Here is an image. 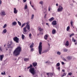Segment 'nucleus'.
Here are the masks:
<instances>
[{
	"label": "nucleus",
	"instance_id": "f257e3e1",
	"mask_svg": "<svg viewBox=\"0 0 77 77\" xmlns=\"http://www.w3.org/2000/svg\"><path fill=\"white\" fill-rule=\"evenodd\" d=\"M21 50V48L20 46L18 47L14 51L13 54L14 56H17L19 55L20 53V52Z\"/></svg>",
	"mask_w": 77,
	"mask_h": 77
},
{
	"label": "nucleus",
	"instance_id": "f03ea898",
	"mask_svg": "<svg viewBox=\"0 0 77 77\" xmlns=\"http://www.w3.org/2000/svg\"><path fill=\"white\" fill-rule=\"evenodd\" d=\"M42 50V42H40L38 46V51L39 54H41V52Z\"/></svg>",
	"mask_w": 77,
	"mask_h": 77
},
{
	"label": "nucleus",
	"instance_id": "7ed1b4c3",
	"mask_svg": "<svg viewBox=\"0 0 77 77\" xmlns=\"http://www.w3.org/2000/svg\"><path fill=\"white\" fill-rule=\"evenodd\" d=\"M29 72L31 73L33 75H34L35 74V73H36V72L35 70V68H30L29 69Z\"/></svg>",
	"mask_w": 77,
	"mask_h": 77
},
{
	"label": "nucleus",
	"instance_id": "20e7f679",
	"mask_svg": "<svg viewBox=\"0 0 77 77\" xmlns=\"http://www.w3.org/2000/svg\"><path fill=\"white\" fill-rule=\"evenodd\" d=\"M63 10V7L61 5L59 6V8L57 9V12H62Z\"/></svg>",
	"mask_w": 77,
	"mask_h": 77
},
{
	"label": "nucleus",
	"instance_id": "39448f33",
	"mask_svg": "<svg viewBox=\"0 0 77 77\" xmlns=\"http://www.w3.org/2000/svg\"><path fill=\"white\" fill-rule=\"evenodd\" d=\"M34 45V43H32L31 45L30 46V48L31 49L30 51H32V52H33V51H34V49L33 48Z\"/></svg>",
	"mask_w": 77,
	"mask_h": 77
},
{
	"label": "nucleus",
	"instance_id": "423d86ee",
	"mask_svg": "<svg viewBox=\"0 0 77 77\" xmlns=\"http://www.w3.org/2000/svg\"><path fill=\"white\" fill-rule=\"evenodd\" d=\"M13 40L14 41H15L16 43H18L19 42V38H18L17 37H15L13 38Z\"/></svg>",
	"mask_w": 77,
	"mask_h": 77
},
{
	"label": "nucleus",
	"instance_id": "0eeeda50",
	"mask_svg": "<svg viewBox=\"0 0 77 77\" xmlns=\"http://www.w3.org/2000/svg\"><path fill=\"white\" fill-rule=\"evenodd\" d=\"M12 44H13V42H12L11 41L10 44L8 45L7 48H12V47H11V45H12Z\"/></svg>",
	"mask_w": 77,
	"mask_h": 77
},
{
	"label": "nucleus",
	"instance_id": "6e6552de",
	"mask_svg": "<svg viewBox=\"0 0 77 77\" xmlns=\"http://www.w3.org/2000/svg\"><path fill=\"white\" fill-rule=\"evenodd\" d=\"M1 15L2 16H5V15H6V13L5 12V11L3 10L2 11Z\"/></svg>",
	"mask_w": 77,
	"mask_h": 77
},
{
	"label": "nucleus",
	"instance_id": "1a4fd4ad",
	"mask_svg": "<svg viewBox=\"0 0 77 77\" xmlns=\"http://www.w3.org/2000/svg\"><path fill=\"white\" fill-rule=\"evenodd\" d=\"M32 65L34 67H36L38 65V63L36 62H34L32 63Z\"/></svg>",
	"mask_w": 77,
	"mask_h": 77
},
{
	"label": "nucleus",
	"instance_id": "9d476101",
	"mask_svg": "<svg viewBox=\"0 0 77 77\" xmlns=\"http://www.w3.org/2000/svg\"><path fill=\"white\" fill-rule=\"evenodd\" d=\"M52 24L53 26H56L57 24L56 21L54 20L52 22Z\"/></svg>",
	"mask_w": 77,
	"mask_h": 77
},
{
	"label": "nucleus",
	"instance_id": "9b49d317",
	"mask_svg": "<svg viewBox=\"0 0 77 77\" xmlns=\"http://www.w3.org/2000/svg\"><path fill=\"white\" fill-rule=\"evenodd\" d=\"M38 29L39 32H42V31H43V28H42L41 26L38 27Z\"/></svg>",
	"mask_w": 77,
	"mask_h": 77
},
{
	"label": "nucleus",
	"instance_id": "f8f14e48",
	"mask_svg": "<svg viewBox=\"0 0 77 77\" xmlns=\"http://www.w3.org/2000/svg\"><path fill=\"white\" fill-rule=\"evenodd\" d=\"M26 29H27V28L26 27H25L23 29V30L24 32H23V33H24V34H26V33H25V32H27Z\"/></svg>",
	"mask_w": 77,
	"mask_h": 77
},
{
	"label": "nucleus",
	"instance_id": "ddd939ff",
	"mask_svg": "<svg viewBox=\"0 0 77 77\" xmlns=\"http://www.w3.org/2000/svg\"><path fill=\"white\" fill-rule=\"evenodd\" d=\"M4 57V55H0V60L1 61H2L3 60V59Z\"/></svg>",
	"mask_w": 77,
	"mask_h": 77
},
{
	"label": "nucleus",
	"instance_id": "4468645a",
	"mask_svg": "<svg viewBox=\"0 0 77 77\" xmlns=\"http://www.w3.org/2000/svg\"><path fill=\"white\" fill-rule=\"evenodd\" d=\"M14 14H17V13L18 12V10H17L16 8H14Z\"/></svg>",
	"mask_w": 77,
	"mask_h": 77
},
{
	"label": "nucleus",
	"instance_id": "2eb2a0df",
	"mask_svg": "<svg viewBox=\"0 0 77 77\" xmlns=\"http://www.w3.org/2000/svg\"><path fill=\"white\" fill-rule=\"evenodd\" d=\"M49 51V50L48 49H46V50H44L42 53H47V52H48V51Z\"/></svg>",
	"mask_w": 77,
	"mask_h": 77
},
{
	"label": "nucleus",
	"instance_id": "dca6fc26",
	"mask_svg": "<svg viewBox=\"0 0 77 77\" xmlns=\"http://www.w3.org/2000/svg\"><path fill=\"white\" fill-rule=\"evenodd\" d=\"M56 32V30L54 29H53L52 31V34H55Z\"/></svg>",
	"mask_w": 77,
	"mask_h": 77
},
{
	"label": "nucleus",
	"instance_id": "f3484780",
	"mask_svg": "<svg viewBox=\"0 0 77 77\" xmlns=\"http://www.w3.org/2000/svg\"><path fill=\"white\" fill-rule=\"evenodd\" d=\"M47 38H48V35H46L44 36V39H45V40H47Z\"/></svg>",
	"mask_w": 77,
	"mask_h": 77
},
{
	"label": "nucleus",
	"instance_id": "a211bd4d",
	"mask_svg": "<svg viewBox=\"0 0 77 77\" xmlns=\"http://www.w3.org/2000/svg\"><path fill=\"white\" fill-rule=\"evenodd\" d=\"M53 20H54V17H53L49 19V21H53Z\"/></svg>",
	"mask_w": 77,
	"mask_h": 77
},
{
	"label": "nucleus",
	"instance_id": "6ab92c4d",
	"mask_svg": "<svg viewBox=\"0 0 77 77\" xmlns=\"http://www.w3.org/2000/svg\"><path fill=\"white\" fill-rule=\"evenodd\" d=\"M29 59L28 58H25L24 59L25 62H27V61H29Z\"/></svg>",
	"mask_w": 77,
	"mask_h": 77
},
{
	"label": "nucleus",
	"instance_id": "aec40b11",
	"mask_svg": "<svg viewBox=\"0 0 77 77\" xmlns=\"http://www.w3.org/2000/svg\"><path fill=\"white\" fill-rule=\"evenodd\" d=\"M50 75L51 77H52L53 75H55V74H54V73L53 72V73H50Z\"/></svg>",
	"mask_w": 77,
	"mask_h": 77
},
{
	"label": "nucleus",
	"instance_id": "412c9836",
	"mask_svg": "<svg viewBox=\"0 0 77 77\" xmlns=\"http://www.w3.org/2000/svg\"><path fill=\"white\" fill-rule=\"evenodd\" d=\"M65 45H66V46H69V42L68 41H67Z\"/></svg>",
	"mask_w": 77,
	"mask_h": 77
},
{
	"label": "nucleus",
	"instance_id": "4be33fe9",
	"mask_svg": "<svg viewBox=\"0 0 77 77\" xmlns=\"http://www.w3.org/2000/svg\"><path fill=\"white\" fill-rule=\"evenodd\" d=\"M12 24L13 26H15L17 25V23L16 22H14L12 23Z\"/></svg>",
	"mask_w": 77,
	"mask_h": 77
},
{
	"label": "nucleus",
	"instance_id": "5701e85b",
	"mask_svg": "<svg viewBox=\"0 0 77 77\" xmlns=\"http://www.w3.org/2000/svg\"><path fill=\"white\" fill-rule=\"evenodd\" d=\"M33 67V66L32 64H30V65L28 67H27V69H29L30 68H32Z\"/></svg>",
	"mask_w": 77,
	"mask_h": 77
},
{
	"label": "nucleus",
	"instance_id": "b1692460",
	"mask_svg": "<svg viewBox=\"0 0 77 77\" xmlns=\"http://www.w3.org/2000/svg\"><path fill=\"white\" fill-rule=\"evenodd\" d=\"M26 27H27L28 30H29L30 29V25H26Z\"/></svg>",
	"mask_w": 77,
	"mask_h": 77
},
{
	"label": "nucleus",
	"instance_id": "393cba45",
	"mask_svg": "<svg viewBox=\"0 0 77 77\" xmlns=\"http://www.w3.org/2000/svg\"><path fill=\"white\" fill-rule=\"evenodd\" d=\"M68 49L66 48H64L63 49V51L64 52H66V51H68Z\"/></svg>",
	"mask_w": 77,
	"mask_h": 77
},
{
	"label": "nucleus",
	"instance_id": "a878e982",
	"mask_svg": "<svg viewBox=\"0 0 77 77\" xmlns=\"http://www.w3.org/2000/svg\"><path fill=\"white\" fill-rule=\"evenodd\" d=\"M66 75V73L65 72H64L63 73V74L62 75L61 77H64V76H65Z\"/></svg>",
	"mask_w": 77,
	"mask_h": 77
},
{
	"label": "nucleus",
	"instance_id": "bb28decb",
	"mask_svg": "<svg viewBox=\"0 0 77 77\" xmlns=\"http://www.w3.org/2000/svg\"><path fill=\"white\" fill-rule=\"evenodd\" d=\"M3 33H6V32H7V30H6V29H5L4 30H3Z\"/></svg>",
	"mask_w": 77,
	"mask_h": 77
},
{
	"label": "nucleus",
	"instance_id": "cd10ccee",
	"mask_svg": "<svg viewBox=\"0 0 77 77\" xmlns=\"http://www.w3.org/2000/svg\"><path fill=\"white\" fill-rule=\"evenodd\" d=\"M24 37H25V36L23 34H22V39H24Z\"/></svg>",
	"mask_w": 77,
	"mask_h": 77
},
{
	"label": "nucleus",
	"instance_id": "c85d7f7f",
	"mask_svg": "<svg viewBox=\"0 0 77 77\" xmlns=\"http://www.w3.org/2000/svg\"><path fill=\"white\" fill-rule=\"evenodd\" d=\"M26 24V23H24L21 26V28H22V27H24V26Z\"/></svg>",
	"mask_w": 77,
	"mask_h": 77
},
{
	"label": "nucleus",
	"instance_id": "c756f323",
	"mask_svg": "<svg viewBox=\"0 0 77 77\" xmlns=\"http://www.w3.org/2000/svg\"><path fill=\"white\" fill-rule=\"evenodd\" d=\"M27 9V4H26L24 7V9Z\"/></svg>",
	"mask_w": 77,
	"mask_h": 77
},
{
	"label": "nucleus",
	"instance_id": "7c9ffc66",
	"mask_svg": "<svg viewBox=\"0 0 77 77\" xmlns=\"http://www.w3.org/2000/svg\"><path fill=\"white\" fill-rule=\"evenodd\" d=\"M33 18H34V14H32L31 16V20H33Z\"/></svg>",
	"mask_w": 77,
	"mask_h": 77
},
{
	"label": "nucleus",
	"instance_id": "2f4dec72",
	"mask_svg": "<svg viewBox=\"0 0 77 77\" xmlns=\"http://www.w3.org/2000/svg\"><path fill=\"white\" fill-rule=\"evenodd\" d=\"M69 26H68L67 27L66 29V30L67 31H69V28H70Z\"/></svg>",
	"mask_w": 77,
	"mask_h": 77
},
{
	"label": "nucleus",
	"instance_id": "473e14b6",
	"mask_svg": "<svg viewBox=\"0 0 77 77\" xmlns=\"http://www.w3.org/2000/svg\"><path fill=\"white\" fill-rule=\"evenodd\" d=\"M67 59H68V60H70L71 59V57H68Z\"/></svg>",
	"mask_w": 77,
	"mask_h": 77
},
{
	"label": "nucleus",
	"instance_id": "72a5a7b5",
	"mask_svg": "<svg viewBox=\"0 0 77 77\" xmlns=\"http://www.w3.org/2000/svg\"><path fill=\"white\" fill-rule=\"evenodd\" d=\"M17 23L19 26H21V23H20V22L19 21H18Z\"/></svg>",
	"mask_w": 77,
	"mask_h": 77
},
{
	"label": "nucleus",
	"instance_id": "f704fd0d",
	"mask_svg": "<svg viewBox=\"0 0 77 77\" xmlns=\"http://www.w3.org/2000/svg\"><path fill=\"white\" fill-rule=\"evenodd\" d=\"M6 26H7V24H5L3 26V28H4V29H5V28H6Z\"/></svg>",
	"mask_w": 77,
	"mask_h": 77
},
{
	"label": "nucleus",
	"instance_id": "c9c22d12",
	"mask_svg": "<svg viewBox=\"0 0 77 77\" xmlns=\"http://www.w3.org/2000/svg\"><path fill=\"white\" fill-rule=\"evenodd\" d=\"M1 74H2V75H5L6 73H5V72L4 71V73H3V72H2L1 73Z\"/></svg>",
	"mask_w": 77,
	"mask_h": 77
},
{
	"label": "nucleus",
	"instance_id": "e433bc0d",
	"mask_svg": "<svg viewBox=\"0 0 77 77\" xmlns=\"http://www.w3.org/2000/svg\"><path fill=\"white\" fill-rule=\"evenodd\" d=\"M74 33H72L70 35L69 37L71 38V37H72V36H74Z\"/></svg>",
	"mask_w": 77,
	"mask_h": 77
},
{
	"label": "nucleus",
	"instance_id": "4c0bfd02",
	"mask_svg": "<svg viewBox=\"0 0 77 77\" xmlns=\"http://www.w3.org/2000/svg\"><path fill=\"white\" fill-rule=\"evenodd\" d=\"M73 23V22L72 21H71L70 22V24L72 27L73 26V25H72V23Z\"/></svg>",
	"mask_w": 77,
	"mask_h": 77
},
{
	"label": "nucleus",
	"instance_id": "58836bf2",
	"mask_svg": "<svg viewBox=\"0 0 77 77\" xmlns=\"http://www.w3.org/2000/svg\"><path fill=\"white\" fill-rule=\"evenodd\" d=\"M56 65L57 66H60V63H58L56 64Z\"/></svg>",
	"mask_w": 77,
	"mask_h": 77
},
{
	"label": "nucleus",
	"instance_id": "ea45409f",
	"mask_svg": "<svg viewBox=\"0 0 77 77\" xmlns=\"http://www.w3.org/2000/svg\"><path fill=\"white\" fill-rule=\"evenodd\" d=\"M50 63V61H47L45 62V63Z\"/></svg>",
	"mask_w": 77,
	"mask_h": 77
},
{
	"label": "nucleus",
	"instance_id": "a19ab883",
	"mask_svg": "<svg viewBox=\"0 0 77 77\" xmlns=\"http://www.w3.org/2000/svg\"><path fill=\"white\" fill-rule=\"evenodd\" d=\"M57 54H58L59 55H60V54H61V53L59 51L57 52Z\"/></svg>",
	"mask_w": 77,
	"mask_h": 77
},
{
	"label": "nucleus",
	"instance_id": "79ce46f5",
	"mask_svg": "<svg viewBox=\"0 0 77 77\" xmlns=\"http://www.w3.org/2000/svg\"><path fill=\"white\" fill-rule=\"evenodd\" d=\"M43 4V1H40L39 2V4H41V5H42V4Z\"/></svg>",
	"mask_w": 77,
	"mask_h": 77
},
{
	"label": "nucleus",
	"instance_id": "37998d69",
	"mask_svg": "<svg viewBox=\"0 0 77 77\" xmlns=\"http://www.w3.org/2000/svg\"><path fill=\"white\" fill-rule=\"evenodd\" d=\"M72 40H73V42H75L76 41V40H75V39H74V38H72Z\"/></svg>",
	"mask_w": 77,
	"mask_h": 77
},
{
	"label": "nucleus",
	"instance_id": "c03bdc74",
	"mask_svg": "<svg viewBox=\"0 0 77 77\" xmlns=\"http://www.w3.org/2000/svg\"><path fill=\"white\" fill-rule=\"evenodd\" d=\"M46 74L47 75H49L50 74V72H48L46 73Z\"/></svg>",
	"mask_w": 77,
	"mask_h": 77
},
{
	"label": "nucleus",
	"instance_id": "a18cd8bd",
	"mask_svg": "<svg viewBox=\"0 0 77 77\" xmlns=\"http://www.w3.org/2000/svg\"><path fill=\"white\" fill-rule=\"evenodd\" d=\"M68 75H72V73L71 72H69L68 74Z\"/></svg>",
	"mask_w": 77,
	"mask_h": 77
},
{
	"label": "nucleus",
	"instance_id": "49530a36",
	"mask_svg": "<svg viewBox=\"0 0 77 77\" xmlns=\"http://www.w3.org/2000/svg\"><path fill=\"white\" fill-rule=\"evenodd\" d=\"M46 24L48 26H50V25L48 24V23H46Z\"/></svg>",
	"mask_w": 77,
	"mask_h": 77
},
{
	"label": "nucleus",
	"instance_id": "de8ad7c7",
	"mask_svg": "<svg viewBox=\"0 0 77 77\" xmlns=\"http://www.w3.org/2000/svg\"><path fill=\"white\" fill-rule=\"evenodd\" d=\"M26 1H27V0H23V2L24 3H26Z\"/></svg>",
	"mask_w": 77,
	"mask_h": 77
},
{
	"label": "nucleus",
	"instance_id": "09e8293b",
	"mask_svg": "<svg viewBox=\"0 0 77 77\" xmlns=\"http://www.w3.org/2000/svg\"><path fill=\"white\" fill-rule=\"evenodd\" d=\"M57 69H58V70H59V71H60V67H58L57 68Z\"/></svg>",
	"mask_w": 77,
	"mask_h": 77
},
{
	"label": "nucleus",
	"instance_id": "8fccbe9b",
	"mask_svg": "<svg viewBox=\"0 0 77 77\" xmlns=\"http://www.w3.org/2000/svg\"><path fill=\"white\" fill-rule=\"evenodd\" d=\"M29 37H31L32 36V34L31 33H30L29 35Z\"/></svg>",
	"mask_w": 77,
	"mask_h": 77
},
{
	"label": "nucleus",
	"instance_id": "3c124183",
	"mask_svg": "<svg viewBox=\"0 0 77 77\" xmlns=\"http://www.w3.org/2000/svg\"><path fill=\"white\" fill-rule=\"evenodd\" d=\"M48 11H50V6L48 7Z\"/></svg>",
	"mask_w": 77,
	"mask_h": 77
},
{
	"label": "nucleus",
	"instance_id": "603ef678",
	"mask_svg": "<svg viewBox=\"0 0 77 77\" xmlns=\"http://www.w3.org/2000/svg\"><path fill=\"white\" fill-rule=\"evenodd\" d=\"M2 3V0H0V6Z\"/></svg>",
	"mask_w": 77,
	"mask_h": 77
},
{
	"label": "nucleus",
	"instance_id": "864d4df0",
	"mask_svg": "<svg viewBox=\"0 0 77 77\" xmlns=\"http://www.w3.org/2000/svg\"><path fill=\"white\" fill-rule=\"evenodd\" d=\"M2 47H0V51H2Z\"/></svg>",
	"mask_w": 77,
	"mask_h": 77
},
{
	"label": "nucleus",
	"instance_id": "5fc2aeb1",
	"mask_svg": "<svg viewBox=\"0 0 77 77\" xmlns=\"http://www.w3.org/2000/svg\"><path fill=\"white\" fill-rule=\"evenodd\" d=\"M33 77H38V76L36 75H33Z\"/></svg>",
	"mask_w": 77,
	"mask_h": 77
},
{
	"label": "nucleus",
	"instance_id": "6e6d98bb",
	"mask_svg": "<svg viewBox=\"0 0 77 77\" xmlns=\"http://www.w3.org/2000/svg\"><path fill=\"white\" fill-rule=\"evenodd\" d=\"M63 59L64 61H66V60L65 58H63Z\"/></svg>",
	"mask_w": 77,
	"mask_h": 77
},
{
	"label": "nucleus",
	"instance_id": "4d7b16f0",
	"mask_svg": "<svg viewBox=\"0 0 77 77\" xmlns=\"http://www.w3.org/2000/svg\"><path fill=\"white\" fill-rule=\"evenodd\" d=\"M46 16H47V14H45V17H44L45 18H46Z\"/></svg>",
	"mask_w": 77,
	"mask_h": 77
},
{
	"label": "nucleus",
	"instance_id": "13d9d810",
	"mask_svg": "<svg viewBox=\"0 0 77 77\" xmlns=\"http://www.w3.org/2000/svg\"><path fill=\"white\" fill-rule=\"evenodd\" d=\"M39 34L40 35H43V32H39Z\"/></svg>",
	"mask_w": 77,
	"mask_h": 77
},
{
	"label": "nucleus",
	"instance_id": "bf43d9fd",
	"mask_svg": "<svg viewBox=\"0 0 77 77\" xmlns=\"http://www.w3.org/2000/svg\"><path fill=\"white\" fill-rule=\"evenodd\" d=\"M26 24L27 25L26 26H28V25H29V22H27Z\"/></svg>",
	"mask_w": 77,
	"mask_h": 77
},
{
	"label": "nucleus",
	"instance_id": "052dcab7",
	"mask_svg": "<svg viewBox=\"0 0 77 77\" xmlns=\"http://www.w3.org/2000/svg\"><path fill=\"white\" fill-rule=\"evenodd\" d=\"M61 63H62V64H63V65H64V62H61Z\"/></svg>",
	"mask_w": 77,
	"mask_h": 77
},
{
	"label": "nucleus",
	"instance_id": "680f3d73",
	"mask_svg": "<svg viewBox=\"0 0 77 77\" xmlns=\"http://www.w3.org/2000/svg\"><path fill=\"white\" fill-rule=\"evenodd\" d=\"M25 71H27V69H26V68H25Z\"/></svg>",
	"mask_w": 77,
	"mask_h": 77
},
{
	"label": "nucleus",
	"instance_id": "e2e57ef3",
	"mask_svg": "<svg viewBox=\"0 0 77 77\" xmlns=\"http://www.w3.org/2000/svg\"><path fill=\"white\" fill-rule=\"evenodd\" d=\"M62 72H65V70H64V69H62Z\"/></svg>",
	"mask_w": 77,
	"mask_h": 77
},
{
	"label": "nucleus",
	"instance_id": "0e129e2a",
	"mask_svg": "<svg viewBox=\"0 0 77 77\" xmlns=\"http://www.w3.org/2000/svg\"><path fill=\"white\" fill-rule=\"evenodd\" d=\"M29 3L30 5H32V2H31V1H30Z\"/></svg>",
	"mask_w": 77,
	"mask_h": 77
},
{
	"label": "nucleus",
	"instance_id": "69168bd1",
	"mask_svg": "<svg viewBox=\"0 0 77 77\" xmlns=\"http://www.w3.org/2000/svg\"><path fill=\"white\" fill-rule=\"evenodd\" d=\"M37 73H39V71H37Z\"/></svg>",
	"mask_w": 77,
	"mask_h": 77
},
{
	"label": "nucleus",
	"instance_id": "338daca9",
	"mask_svg": "<svg viewBox=\"0 0 77 77\" xmlns=\"http://www.w3.org/2000/svg\"><path fill=\"white\" fill-rule=\"evenodd\" d=\"M33 8V9H34V10H35V11H36V8H35L34 7Z\"/></svg>",
	"mask_w": 77,
	"mask_h": 77
},
{
	"label": "nucleus",
	"instance_id": "774afa93",
	"mask_svg": "<svg viewBox=\"0 0 77 77\" xmlns=\"http://www.w3.org/2000/svg\"><path fill=\"white\" fill-rule=\"evenodd\" d=\"M56 6H58V4L57 3L56 4Z\"/></svg>",
	"mask_w": 77,
	"mask_h": 77
}]
</instances>
